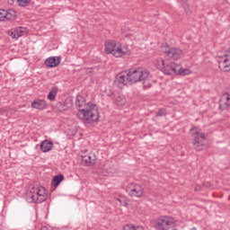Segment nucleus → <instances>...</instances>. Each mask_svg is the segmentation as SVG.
I'll list each match as a JSON object with an SVG mask.
<instances>
[{"label":"nucleus","instance_id":"f257e3e1","mask_svg":"<svg viewBox=\"0 0 230 230\" xmlns=\"http://www.w3.org/2000/svg\"><path fill=\"white\" fill-rule=\"evenodd\" d=\"M75 107L78 109L77 118L84 125H93L100 120V111L96 104L85 102V97L77 95L75 98Z\"/></svg>","mask_w":230,"mask_h":230},{"label":"nucleus","instance_id":"f03ea898","mask_svg":"<svg viewBox=\"0 0 230 230\" xmlns=\"http://www.w3.org/2000/svg\"><path fill=\"white\" fill-rule=\"evenodd\" d=\"M129 84H137V82H143L144 87H150V80L152 76L150 72L145 68H131L128 72Z\"/></svg>","mask_w":230,"mask_h":230},{"label":"nucleus","instance_id":"7ed1b4c3","mask_svg":"<svg viewBox=\"0 0 230 230\" xmlns=\"http://www.w3.org/2000/svg\"><path fill=\"white\" fill-rule=\"evenodd\" d=\"M47 199L48 193L44 187H33L27 194V200L35 204H42V202H46Z\"/></svg>","mask_w":230,"mask_h":230},{"label":"nucleus","instance_id":"20e7f679","mask_svg":"<svg viewBox=\"0 0 230 230\" xmlns=\"http://www.w3.org/2000/svg\"><path fill=\"white\" fill-rule=\"evenodd\" d=\"M190 136L192 137L193 147L197 152H200V150L206 148L208 140L206 139V135L204 133H200L197 128H191Z\"/></svg>","mask_w":230,"mask_h":230},{"label":"nucleus","instance_id":"39448f33","mask_svg":"<svg viewBox=\"0 0 230 230\" xmlns=\"http://www.w3.org/2000/svg\"><path fill=\"white\" fill-rule=\"evenodd\" d=\"M162 72L164 73V75H188V69L184 70L182 67H181L179 65L175 64L174 62H169L165 63L164 65V68L162 69Z\"/></svg>","mask_w":230,"mask_h":230},{"label":"nucleus","instance_id":"423d86ee","mask_svg":"<svg viewBox=\"0 0 230 230\" xmlns=\"http://www.w3.org/2000/svg\"><path fill=\"white\" fill-rule=\"evenodd\" d=\"M175 226V218L168 216H163L156 219L155 227L156 230H170V227Z\"/></svg>","mask_w":230,"mask_h":230},{"label":"nucleus","instance_id":"0eeeda50","mask_svg":"<svg viewBox=\"0 0 230 230\" xmlns=\"http://www.w3.org/2000/svg\"><path fill=\"white\" fill-rule=\"evenodd\" d=\"M126 193H128L129 197L141 199V197H143V187L137 183H128L126 187Z\"/></svg>","mask_w":230,"mask_h":230},{"label":"nucleus","instance_id":"6e6552de","mask_svg":"<svg viewBox=\"0 0 230 230\" xmlns=\"http://www.w3.org/2000/svg\"><path fill=\"white\" fill-rule=\"evenodd\" d=\"M164 52L169 58H172V60H179V58L182 57V50H181V49H170L165 47Z\"/></svg>","mask_w":230,"mask_h":230},{"label":"nucleus","instance_id":"1a4fd4ad","mask_svg":"<svg viewBox=\"0 0 230 230\" xmlns=\"http://www.w3.org/2000/svg\"><path fill=\"white\" fill-rule=\"evenodd\" d=\"M17 13L14 10L0 9V22L3 21H15Z\"/></svg>","mask_w":230,"mask_h":230},{"label":"nucleus","instance_id":"9d476101","mask_svg":"<svg viewBox=\"0 0 230 230\" xmlns=\"http://www.w3.org/2000/svg\"><path fill=\"white\" fill-rule=\"evenodd\" d=\"M96 155L93 152L81 156L82 164H84V166H93L96 164Z\"/></svg>","mask_w":230,"mask_h":230},{"label":"nucleus","instance_id":"9b49d317","mask_svg":"<svg viewBox=\"0 0 230 230\" xmlns=\"http://www.w3.org/2000/svg\"><path fill=\"white\" fill-rule=\"evenodd\" d=\"M116 85H128L130 84V80L128 79V73L119 74L115 78Z\"/></svg>","mask_w":230,"mask_h":230},{"label":"nucleus","instance_id":"f8f14e48","mask_svg":"<svg viewBox=\"0 0 230 230\" xmlns=\"http://www.w3.org/2000/svg\"><path fill=\"white\" fill-rule=\"evenodd\" d=\"M26 33V28L23 27H16L9 31V36L12 39H19L22 37Z\"/></svg>","mask_w":230,"mask_h":230},{"label":"nucleus","instance_id":"ddd939ff","mask_svg":"<svg viewBox=\"0 0 230 230\" xmlns=\"http://www.w3.org/2000/svg\"><path fill=\"white\" fill-rule=\"evenodd\" d=\"M230 107V96L229 93L223 94L221 100H219V109L221 111H226Z\"/></svg>","mask_w":230,"mask_h":230},{"label":"nucleus","instance_id":"4468645a","mask_svg":"<svg viewBox=\"0 0 230 230\" xmlns=\"http://www.w3.org/2000/svg\"><path fill=\"white\" fill-rule=\"evenodd\" d=\"M31 107L32 109H37L38 111H44L46 109H48V102L44 100H34L31 102Z\"/></svg>","mask_w":230,"mask_h":230},{"label":"nucleus","instance_id":"2eb2a0df","mask_svg":"<svg viewBox=\"0 0 230 230\" xmlns=\"http://www.w3.org/2000/svg\"><path fill=\"white\" fill-rule=\"evenodd\" d=\"M218 67L224 73H229L230 71V59L220 58L218 60Z\"/></svg>","mask_w":230,"mask_h":230},{"label":"nucleus","instance_id":"dca6fc26","mask_svg":"<svg viewBox=\"0 0 230 230\" xmlns=\"http://www.w3.org/2000/svg\"><path fill=\"white\" fill-rule=\"evenodd\" d=\"M60 64L59 57H50L45 60V65L48 67H57Z\"/></svg>","mask_w":230,"mask_h":230},{"label":"nucleus","instance_id":"f3484780","mask_svg":"<svg viewBox=\"0 0 230 230\" xmlns=\"http://www.w3.org/2000/svg\"><path fill=\"white\" fill-rule=\"evenodd\" d=\"M118 46V43H116V40H108L105 41V51L106 53H110L112 55L114 52V49H116V47Z\"/></svg>","mask_w":230,"mask_h":230},{"label":"nucleus","instance_id":"a211bd4d","mask_svg":"<svg viewBox=\"0 0 230 230\" xmlns=\"http://www.w3.org/2000/svg\"><path fill=\"white\" fill-rule=\"evenodd\" d=\"M112 101L114 102L115 105L118 107H123L125 103H127V99L125 97L118 93L114 94V97L112 98Z\"/></svg>","mask_w":230,"mask_h":230},{"label":"nucleus","instance_id":"6ab92c4d","mask_svg":"<svg viewBox=\"0 0 230 230\" xmlns=\"http://www.w3.org/2000/svg\"><path fill=\"white\" fill-rule=\"evenodd\" d=\"M53 149V142L49 141V140H44L40 144V150L41 152H49V150Z\"/></svg>","mask_w":230,"mask_h":230},{"label":"nucleus","instance_id":"aec40b11","mask_svg":"<svg viewBox=\"0 0 230 230\" xmlns=\"http://www.w3.org/2000/svg\"><path fill=\"white\" fill-rule=\"evenodd\" d=\"M62 181H64V174H58L53 177L51 184L54 188H58Z\"/></svg>","mask_w":230,"mask_h":230},{"label":"nucleus","instance_id":"412c9836","mask_svg":"<svg viewBox=\"0 0 230 230\" xmlns=\"http://www.w3.org/2000/svg\"><path fill=\"white\" fill-rule=\"evenodd\" d=\"M126 54L127 52L123 50L120 45H117V47H115V49L113 50V53H111V55H113V57H116L117 58L119 57H123V55Z\"/></svg>","mask_w":230,"mask_h":230},{"label":"nucleus","instance_id":"4be33fe9","mask_svg":"<svg viewBox=\"0 0 230 230\" xmlns=\"http://www.w3.org/2000/svg\"><path fill=\"white\" fill-rule=\"evenodd\" d=\"M166 63L164 62V59L158 58L155 60V66L157 67L160 71H163L164 65Z\"/></svg>","mask_w":230,"mask_h":230},{"label":"nucleus","instance_id":"5701e85b","mask_svg":"<svg viewBox=\"0 0 230 230\" xmlns=\"http://www.w3.org/2000/svg\"><path fill=\"white\" fill-rule=\"evenodd\" d=\"M57 87H52L51 91L48 94V100L53 102L57 98Z\"/></svg>","mask_w":230,"mask_h":230},{"label":"nucleus","instance_id":"b1692460","mask_svg":"<svg viewBox=\"0 0 230 230\" xmlns=\"http://www.w3.org/2000/svg\"><path fill=\"white\" fill-rule=\"evenodd\" d=\"M123 230H144L143 226H135L132 224H128L123 226Z\"/></svg>","mask_w":230,"mask_h":230},{"label":"nucleus","instance_id":"393cba45","mask_svg":"<svg viewBox=\"0 0 230 230\" xmlns=\"http://www.w3.org/2000/svg\"><path fill=\"white\" fill-rule=\"evenodd\" d=\"M218 58H226V60H230V48L225 51L224 56H218Z\"/></svg>","mask_w":230,"mask_h":230},{"label":"nucleus","instance_id":"a878e982","mask_svg":"<svg viewBox=\"0 0 230 230\" xmlns=\"http://www.w3.org/2000/svg\"><path fill=\"white\" fill-rule=\"evenodd\" d=\"M31 0H18L20 6H28L30 4Z\"/></svg>","mask_w":230,"mask_h":230},{"label":"nucleus","instance_id":"bb28decb","mask_svg":"<svg viewBox=\"0 0 230 230\" xmlns=\"http://www.w3.org/2000/svg\"><path fill=\"white\" fill-rule=\"evenodd\" d=\"M106 94H107V96H110L111 98H114V94H116V93H114L111 90H108V91H106Z\"/></svg>","mask_w":230,"mask_h":230},{"label":"nucleus","instance_id":"cd10ccee","mask_svg":"<svg viewBox=\"0 0 230 230\" xmlns=\"http://www.w3.org/2000/svg\"><path fill=\"white\" fill-rule=\"evenodd\" d=\"M8 112V110L6 108H0V116H4Z\"/></svg>","mask_w":230,"mask_h":230},{"label":"nucleus","instance_id":"c85d7f7f","mask_svg":"<svg viewBox=\"0 0 230 230\" xmlns=\"http://www.w3.org/2000/svg\"><path fill=\"white\" fill-rule=\"evenodd\" d=\"M156 116H166V111L164 110H159Z\"/></svg>","mask_w":230,"mask_h":230},{"label":"nucleus","instance_id":"c756f323","mask_svg":"<svg viewBox=\"0 0 230 230\" xmlns=\"http://www.w3.org/2000/svg\"><path fill=\"white\" fill-rule=\"evenodd\" d=\"M183 8L187 15H190V13H191V11L190 10V7L188 5H183Z\"/></svg>","mask_w":230,"mask_h":230},{"label":"nucleus","instance_id":"7c9ffc66","mask_svg":"<svg viewBox=\"0 0 230 230\" xmlns=\"http://www.w3.org/2000/svg\"><path fill=\"white\" fill-rule=\"evenodd\" d=\"M118 202H119L120 206H124L125 208H127V201H122L121 199H117Z\"/></svg>","mask_w":230,"mask_h":230},{"label":"nucleus","instance_id":"2f4dec72","mask_svg":"<svg viewBox=\"0 0 230 230\" xmlns=\"http://www.w3.org/2000/svg\"><path fill=\"white\" fill-rule=\"evenodd\" d=\"M195 191H200V186L197 185L195 188H194Z\"/></svg>","mask_w":230,"mask_h":230}]
</instances>
